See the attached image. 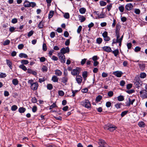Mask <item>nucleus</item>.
I'll return each instance as SVG.
<instances>
[{"label": "nucleus", "instance_id": "1", "mask_svg": "<svg viewBox=\"0 0 147 147\" xmlns=\"http://www.w3.org/2000/svg\"><path fill=\"white\" fill-rule=\"evenodd\" d=\"M32 80H29L28 83L30 84L31 89L33 90H35L37 89L38 84L37 82H34Z\"/></svg>", "mask_w": 147, "mask_h": 147}, {"label": "nucleus", "instance_id": "2", "mask_svg": "<svg viewBox=\"0 0 147 147\" xmlns=\"http://www.w3.org/2000/svg\"><path fill=\"white\" fill-rule=\"evenodd\" d=\"M80 104L83 107L88 109L90 108L91 104L90 102L88 100H85L80 102Z\"/></svg>", "mask_w": 147, "mask_h": 147}, {"label": "nucleus", "instance_id": "3", "mask_svg": "<svg viewBox=\"0 0 147 147\" xmlns=\"http://www.w3.org/2000/svg\"><path fill=\"white\" fill-rule=\"evenodd\" d=\"M104 129L105 130H109L110 131H113L117 127L111 124H108L105 125L104 127Z\"/></svg>", "mask_w": 147, "mask_h": 147}, {"label": "nucleus", "instance_id": "4", "mask_svg": "<svg viewBox=\"0 0 147 147\" xmlns=\"http://www.w3.org/2000/svg\"><path fill=\"white\" fill-rule=\"evenodd\" d=\"M58 56L61 63H64L65 62V58L63 54L60 52L58 54Z\"/></svg>", "mask_w": 147, "mask_h": 147}, {"label": "nucleus", "instance_id": "5", "mask_svg": "<svg viewBox=\"0 0 147 147\" xmlns=\"http://www.w3.org/2000/svg\"><path fill=\"white\" fill-rule=\"evenodd\" d=\"M80 71V69L77 67L76 69H73L71 71V74L73 76H78Z\"/></svg>", "mask_w": 147, "mask_h": 147}, {"label": "nucleus", "instance_id": "6", "mask_svg": "<svg viewBox=\"0 0 147 147\" xmlns=\"http://www.w3.org/2000/svg\"><path fill=\"white\" fill-rule=\"evenodd\" d=\"M140 96L142 98H147V91L145 90L140 92Z\"/></svg>", "mask_w": 147, "mask_h": 147}, {"label": "nucleus", "instance_id": "7", "mask_svg": "<svg viewBox=\"0 0 147 147\" xmlns=\"http://www.w3.org/2000/svg\"><path fill=\"white\" fill-rule=\"evenodd\" d=\"M69 48L68 47L66 48L63 47L61 49L60 53L64 54H65L66 53H69Z\"/></svg>", "mask_w": 147, "mask_h": 147}, {"label": "nucleus", "instance_id": "8", "mask_svg": "<svg viewBox=\"0 0 147 147\" xmlns=\"http://www.w3.org/2000/svg\"><path fill=\"white\" fill-rule=\"evenodd\" d=\"M123 73L121 71H116L113 72V74L117 77H120Z\"/></svg>", "mask_w": 147, "mask_h": 147}, {"label": "nucleus", "instance_id": "9", "mask_svg": "<svg viewBox=\"0 0 147 147\" xmlns=\"http://www.w3.org/2000/svg\"><path fill=\"white\" fill-rule=\"evenodd\" d=\"M76 80L79 84H81L82 80V77L79 75L77 76L76 78Z\"/></svg>", "mask_w": 147, "mask_h": 147}, {"label": "nucleus", "instance_id": "10", "mask_svg": "<svg viewBox=\"0 0 147 147\" xmlns=\"http://www.w3.org/2000/svg\"><path fill=\"white\" fill-rule=\"evenodd\" d=\"M102 49L105 51L110 52L112 51L111 48L108 46H105L102 48Z\"/></svg>", "mask_w": 147, "mask_h": 147}, {"label": "nucleus", "instance_id": "11", "mask_svg": "<svg viewBox=\"0 0 147 147\" xmlns=\"http://www.w3.org/2000/svg\"><path fill=\"white\" fill-rule=\"evenodd\" d=\"M133 5L132 4L130 3L127 4L125 6V9L129 11L131 10L132 7Z\"/></svg>", "mask_w": 147, "mask_h": 147}, {"label": "nucleus", "instance_id": "12", "mask_svg": "<svg viewBox=\"0 0 147 147\" xmlns=\"http://www.w3.org/2000/svg\"><path fill=\"white\" fill-rule=\"evenodd\" d=\"M138 65L141 70L143 71L145 69V63H139Z\"/></svg>", "mask_w": 147, "mask_h": 147}, {"label": "nucleus", "instance_id": "13", "mask_svg": "<svg viewBox=\"0 0 147 147\" xmlns=\"http://www.w3.org/2000/svg\"><path fill=\"white\" fill-rule=\"evenodd\" d=\"M61 80L62 82L66 84V83L67 82L68 78L67 76H65L62 78L61 79Z\"/></svg>", "mask_w": 147, "mask_h": 147}, {"label": "nucleus", "instance_id": "14", "mask_svg": "<svg viewBox=\"0 0 147 147\" xmlns=\"http://www.w3.org/2000/svg\"><path fill=\"white\" fill-rule=\"evenodd\" d=\"M6 63L11 69H12V63L11 61L8 59L6 60Z\"/></svg>", "mask_w": 147, "mask_h": 147}, {"label": "nucleus", "instance_id": "15", "mask_svg": "<svg viewBox=\"0 0 147 147\" xmlns=\"http://www.w3.org/2000/svg\"><path fill=\"white\" fill-rule=\"evenodd\" d=\"M30 2L26 0L24 3V5L25 7H29Z\"/></svg>", "mask_w": 147, "mask_h": 147}, {"label": "nucleus", "instance_id": "16", "mask_svg": "<svg viewBox=\"0 0 147 147\" xmlns=\"http://www.w3.org/2000/svg\"><path fill=\"white\" fill-rule=\"evenodd\" d=\"M78 17L79 19V20L80 21V22H84L86 20V18L83 16L81 15H79L78 16Z\"/></svg>", "mask_w": 147, "mask_h": 147}, {"label": "nucleus", "instance_id": "17", "mask_svg": "<svg viewBox=\"0 0 147 147\" xmlns=\"http://www.w3.org/2000/svg\"><path fill=\"white\" fill-rule=\"evenodd\" d=\"M55 71V74L58 76H60L62 75V72L59 69H56Z\"/></svg>", "mask_w": 147, "mask_h": 147}, {"label": "nucleus", "instance_id": "18", "mask_svg": "<svg viewBox=\"0 0 147 147\" xmlns=\"http://www.w3.org/2000/svg\"><path fill=\"white\" fill-rule=\"evenodd\" d=\"M59 78H58L56 76L54 75L52 76L51 80L54 82H58Z\"/></svg>", "mask_w": 147, "mask_h": 147}, {"label": "nucleus", "instance_id": "19", "mask_svg": "<svg viewBox=\"0 0 147 147\" xmlns=\"http://www.w3.org/2000/svg\"><path fill=\"white\" fill-rule=\"evenodd\" d=\"M86 9L84 7H82L79 10L80 13L82 14H84L86 12Z\"/></svg>", "mask_w": 147, "mask_h": 147}, {"label": "nucleus", "instance_id": "20", "mask_svg": "<svg viewBox=\"0 0 147 147\" xmlns=\"http://www.w3.org/2000/svg\"><path fill=\"white\" fill-rule=\"evenodd\" d=\"M26 110V109L23 107H21L19 108L18 109V111L20 113H24Z\"/></svg>", "mask_w": 147, "mask_h": 147}, {"label": "nucleus", "instance_id": "21", "mask_svg": "<svg viewBox=\"0 0 147 147\" xmlns=\"http://www.w3.org/2000/svg\"><path fill=\"white\" fill-rule=\"evenodd\" d=\"M12 82L13 85L16 86L18 84L19 82L17 79H14L12 80Z\"/></svg>", "mask_w": 147, "mask_h": 147}, {"label": "nucleus", "instance_id": "22", "mask_svg": "<svg viewBox=\"0 0 147 147\" xmlns=\"http://www.w3.org/2000/svg\"><path fill=\"white\" fill-rule=\"evenodd\" d=\"M112 52L115 57H117L119 53V51L118 49H115L113 51H112Z\"/></svg>", "mask_w": 147, "mask_h": 147}, {"label": "nucleus", "instance_id": "23", "mask_svg": "<svg viewBox=\"0 0 147 147\" xmlns=\"http://www.w3.org/2000/svg\"><path fill=\"white\" fill-rule=\"evenodd\" d=\"M19 57L20 58H27L28 57V56L27 55L24 53H20L19 55Z\"/></svg>", "mask_w": 147, "mask_h": 147}, {"label": "nucleus", "instance_id": "24", "mask_svg": "<svg viewBox=\"0 0 147 147\" xmlns=\"http://www.w3.org/2000/svg\"><path fill=\"white\" fill-rule=\"evenodd\" d=\"M19 67L20 69H22L24 71H26L27 69L26 67L23 65H21L19 66Z\"/></svg>", "mask_w": 147, "mask_h": 147}, {"label": "nucleus", "instance_id": "25", "mask_svg": "<svg viewBox=\"0 0 147 147\" xmlns=\"http://www.w3.org/2000/svg\"><path fill=\"white\" fill-rule=\"evenodd\" d=\"M38 27L40 29L43 28V22L42 21H41L39 22L38 24Z\"/></svg>", "mask_w": 147, "mask_h": 147}, {"label": "nucleus", "instance_id": "26", "mask_svg": "<svg viewBox=\"0 0 147 147\" xmlns=\"http://www.w3.org/2000/svg\"><path fill=\"white\" fill-rule=\"evenodd\" d=\"M121 28L119 24H117L116 26L115 33H119V31Z\"/></svg>", "mask_w": 147, "mask_h": 147}, {"label": "nucleus", "instance_id": "27", "mask_svg": "<svg viewBox=\"0 0 147 147\" xmlns=\"http://www.w3.org/2000/svg\"><path fill=\"white\" fill-rule=\"evenodd\" d=\"M124 98L123 96L120 95L117 97L118 100L119 101H121L124 100Z\"/></svg>", "mask_w": 147, "mask_h": 147}, {"label": "nucleus", "instance_id": "28", "mask_svg": "<svg viewBox=\"0 0 147 147\" xmlns=\"http://www.w3.org/2000/svg\"><path fill=\"white\" fill-rule=\"evenodd\" d=\"M146 74L144 72L141 73L140 74V76L141 78H144L146 77Z\"/></svg>", "mask_w": 147, "mask_h": 147}, {"label": "nucleus", "instance_id": "29", "mask_svg": "<svg viewBox=\"0 0 147 147\" xmlns=\"http://www.w3.org/2000/svg\"><path fill=\"white\" fill-rule=\"evenodd\" d=\"M42 71L43 72H47L48 70L47 67L43 65L42 66V67L41 69Z\"/></svg>", "mask_w": 147, "mask_h": 147}, {"label": "nucleus", "instance_id": "30", "mask_svg": "<svg viewBox=\"0 0 147 147\" xmlns=\"http://www.w3.org/2000/svg\"><path fill=\"white\" fill-rule=\"evenodd\" d=\"M102 99V96L100 95L97 96L96 98V101L97 102H99Z\"/></svg>", "mask_w": 147, "mask_h": 147}, {"label": "nucleus", "instance_id": "31", "mask_svg": "<svg viewBox=\"0 0 147 147\" xmlns=\"http://www.w3.org/2000/svg\"><path fill=\"white\" fill-rule=\"evenodd\" d=\"M122 104L121 103H118L116 104L115 105V107L117 109L120 108Z\"/></svg>", "mask_w": 147, "mask_h": 147}, {"label": "nucleus", "instance_id": "32", "mask_svg": "<svg viewBox=\"0 0 147 147\" xmlns=\"http://www.w3.org/2000/svg\"><path fill=\"white\" fill-rule=\"evenodd\" d=\"M54 12L53 11H50L49 14L48 18L50 19L51 18L53 15Z\"/></svg>", "mask_w": 147, "mask_h": 147}, {"label": "nucleus", "instance_id": "33", "mask_svg": "<svg viewBox=\"0 0 147 147\" xmlns=\"http://www.w3.org/2000/svg\"><path fill=\"white\" fill-rule=\"evenodd\" d=\"M82 76L84 79H86L87 76V72L86 71H84L83 72Z\"/></svg>", "mask_w": 147, "mask_h": 147}, {"label": "nucleus", "instance_id": "34", "mask_svg": "<svg viewBox=\"0 0 147 147\" xmlns=\"http://www.w3.org/2000/svg\"><path fill=\"white\" fill-rule=\"evenodd\" d=\"M98 17L99 18H104L105 17V15L103 13V12L102 11L100 14H98Z\"/></svg>", "mask_w": 147, "mask_h": 147}, {"label": "nucleus", "instance_id": "35", "mask_svg": "<svg viewBox=\"0 0 147 147\" xmlns=\"http://www.w3.org/2000/svg\"><path fill=\"white\" fill-rule=\"evenodd\" d=\"M22 65H26L29 63L28 61L27 60H23L21 61Z\"/></svg>", "mask_w": 147, "mask_h": 147}, {"label": "nucleus", "instance_id": "36", "mask_svg": "<svg viewBox=\"0 0 147 147\" xmlns=\"http://www.w3.org/2000/svg\"><path fill=\"white\" fill-rule=\"evenodd\" d=\"M102 39L100 38H97L96 40V43L99 44H100L102 42Z\"/></svg>", "mask_w": 147, "mask_h": 147}, {"label": "nucleus", "instance_id": "37", "mask_svg": "<svg viewBox=\"0 0 147 147\" xmlns=\"http://www.w3.org/2000/svg\"><path fill=\"white\" fill-rule=\"evenodd\" d=\"M138 125L140 127H144L145 126V124L143 122L141 121L138 123Z\"/></svg>", "mask_w": 147, "mask_h": 147}, {"label": "nucleus", "instance_id": "38", "mask_svg": "<svg viewBox=\"0 0 147 147\" xmlns=\"http://www.w3.org/2000/svg\"><path fill=\"white\" fill-rule=\"evenodd\" d=\"M36 6V4L34 2H30V7H32L33 8Z\"/></svg>", "mask_w": 147, "mask_h": 147}, {"label": "nucleus", "instance_id": "39", "mask_svg": "<svg viewBox=\"0 0 147 147\" xmlns=\"http://www.w3.org/2000/svg\"><path fill=\"white\" fill-rule=\"evenodd\" d=\"M47 88L48 89L51 90L53 88V85L50 84H48L47 85Z\"/></svg>", "mask_w": 147, "mask_h": 147}, {"label": "nucleus", "instance_id": "40", "mask_svg": "<svg viewBox=\"0 0 147 147\" xmlns=\"http://www.w3.org/2000/svg\"><path fill=\"white\" fill-rule=\"evenodd\" d=\"M10 42V41L9 40H6L3 42V45L4 46L7 45L9 44Z\"/></svg>", "mask_w": 147, "mask_h": 147}, {"label": "nucleus", "instance_id": "41", "mask_svg": "<svg viewBox=\"0 0 147 147\" xmlns=\"http://www.w3.org/2000/svg\"><path fill=\"white\" fill-rule=\"evenodd\" d=\"M119 9L120 11L122 13L124 11V7L123 6L121 5V6L119 7Z\"/></svg>", "mask_w": 147, "mask_h": 147}, {"label": "nucleus", "instance_id": "42", "mask_svg": "<svg viewBox=\"0 0 147 147\" xmlns=\"http://www.w3.org/2000/svg\"><path fill=\"white\" fill-rule=\"evenodd\" d=\"M128 112V111H124L123 112H122L121 114V117H123L125 115L127 114Z\"/></svg>", "mask_w": 147, "mask_h": 147}, {"label": "nucleus", "instance_id": "43", "mask_svg": "<svg viewBox=\"0 0 147 147\" xmlns=\"http://www.w3.org/2000/svg\"><path fill=\"white\" fill-rule=\"evenodd\" d=\"M112 7V4L111 3L109 5H108L107 6V8L108 11H109Z\"/></svg>", "mask_w": 147, "mask_h": 147}, {"label": "nucleus", "instance_id": "44", "mask_svg": "<svg viewBox=\"0 0 147 147\" xmlns=\"http://www.w3.org/2000/svg\"><path fill=\"white\" fill-rule=\"evenodd\" d=\"M18 108V107L16 105H13L11 107V110L12 111H16Z\"/></svg>", "mask_w": 147, "mask_h": 147}, {"label": "nucleus", "instance_id": "45", "mask_svg": "<svg viewBox=\"0 0 147 147\" xmlns=\"http://www.w3.org/2000/svg\"><path fill=\"white\" fill-rule=\"evenodd\" d=\"M64 17L66 19H68L69 18V14L68 13H65L64 15Z\"/></svg>", "mask_w": 147, "mask_h": 147}, {"label": "nucleus", "instance_id": "46", "mask_svg": "<svg viewBox=\"0 0 147 147\" xmlns=\"http://www.w3.org/2000/svg\"><path fill=\"white\" fill-rule=\"evenodd\" d=\"M100 3L101 6H105L107 4V3L103 1H100Z\"/></svg>", "mask_w": 147, "mask_h": 147}, {"label": "nucleus", "instance_id": "47", "mask_svg": "<svg viewBox=\"0 0 147 147\" xmlns=\"http://www.w3.org/2000/svg\"><path fill=\"white\" fill-rule=\"evenodd\" d=\"M108 95L110 97H112L113 94V92L112 91H109L108 93Z\"/></svg>", "mask_w": 147, "mask_h": 147}, {"label": "nucleus", "instance_id": "48", "mask_svg": "<svg viewBox=\"0 0 147 147\" xmlns=\"http://www.w3.org/2000/svg\"><path fill=\"white\" fill-rule=\"evenodd\" d=\"M126 92L127 93L129 94H130L132 93H134V90L133 89H131L130 90H126Z\"/></svg>", "mask_w": 147, "mask_h": 147}, {"label": "nucleus", "instance_id": "49", "mask_svg": "<svg viewBox=\"0 0 147 147\" xmlns=\"http://www.w3.org/2000/svg\"><path fill=\"white\" fill-rule=\"evenodd\" d=\"M71 91H72V93L73 94L72 96L73 97H74L75 96L76 94L77 93L78 91V90H71Z\"/></svg>", "mask_w": 147, "mask_h": 147}, {"label": "nucleus", "instance_id": "50", "mask_svg": "<svg viewBox=\"0 0 147 147\" xmlns=\"http://www.w3.org/2000/svg\"><path fill=\"white\" fill-rule=\"evenodd\" d=\"M98 143L100 145H103L105 144V142L104 140H99Z\"/></svg>", "mask_w": 147, "mask_h": 147}, {"label": "nucleus", "instance_id": "51", "mask_svg": "<svg viewBox=\"0 0 147 147\" xmlns=\"http://www.w3.org/2000/svg\"><path fill=\"white\" fill-rule=\"evenodd\" d=\"M111 103L109 101L107 102L106 104V106L108 108L110 107L111 106Z\"/></svg>", "mask_w": 147, "mask_h": 147}, {"label": "nucleus", "instance_id": "52", "mask_svg": "<svg viewBox=\"0 0 147 147\" xmlns=\"http://www.w3.org/2000/svg\"><path fill=\"white\" fill-rule=\"evenodd\" d=\"M102 36L103 37V38H104L107 37L108 36V33L107 31H105L102 34Z\"/></svg>", "mask_w": 147, "mask_h": 147}, {"label": "nucleus", "instance_id": "53", "mask_svg": "<svg viewBox=\"0 0 147 147\" xmlns=\"http://www.w3.org/2000/svg\"><path fill=\"white\" fill-rule=\"evenodd\" d=\"M58 94L60 96H63L64 94V92L62 90L59 91Z\"/></svg>", "mask_w": 147, "mask_h": 147}, {"label": "nucleus", "instance_id": "54", "mask_svg": "<svg viewBox=\"0 0 147 147\" xmlns=\"http://www.w3.org/2000/svg\"><path fill=\"white\" fill-rule=\"evenodd\" d=\"M87 60V59L84 58L81 61V64L82 65H84L85 63H86Z\"/></svg>", "mask_w": 147, "mask_h": 147}, {"label": "nucleus", "instance_id": "55", "mask_svg": "<svg viewBox=\"0 0 147 147\" xmlns=\"http://www.w3.org/2000/svg\"><path fill=\"white\" fill-rule=\"evenodd\" d=\"M33 33L34 31H33V30H31L28 33V37H30L32 36L33 35Z\"/></svg>", "mask_w": 147, "mask_h": 147}, {"label": "nucleus", "instance_id": "56", "mask_svg": "<svg viewBox=\"0 0 147 147\" xmlns=\"http://www.w3.org/2000/svg\"><path fill=\"white\" fill-rule=\"evenodd\" d=\"M42 49L44 51H46L47 50V46L45 43H43V44Z\"/></svg>", "mask_w": 147, "mask_h": 147}, {"label": "nucleus", "instance_id": "57", "mask_svg": "<svg viewBox=\"0 0 147 147\" xmlns=\"http://www.w3.org/2000/svg\"><path fill=\"white\" fill-rule=\"evenodd\" d=\"M24 47V45L23 44H20L18 46V48L19 49H22Z\"/></svg>", "mask_w": 147, "mask_h": 147}, {"label": "nucleus", "instance_id": "58", "mask_svg": "<svg viewBox=\"0 0 147 147\" xmlns=\"http://www.w3.org/2000/svg\"><path fill=\"white\" fill-rule=\"evenodd\" d=\"M82 29V26H79L78 27L77 30V32L78 33H80Z\"/></svg>", "mask_w": 147, "mask_h": 147}, {"label": "nucleus", "instance_id": "59", "mask_svg": "<svg viewBox=\"0 0 147 147\" xmlns=\"http://www.w3.org/2000/svg\"><path fill=\"white\" fill-rule=\"evenodd\" d=\"M104 38V40L105 41H109L110 40V38L108 36L107 37Z\"/></svg>", "mask_w": 147, "mask_h": 147}, {"label": "nucleus", "instance_id": "60", "mask_svg": "<svg viewBox=\"0 0 147 147\" xmlns=\"http://www.w3.org/2000/svg\"><path fill=\"white\" fill-rule=\"evenodd\" d=\"M46 58L44 57H42L40 59V61L41 62H44L46 60Z\"/></svg>", "mask_w": 147, "mask_h": 147}, {"label": "nucleus", "instance_id": "61", "mask_svg": "<svg viewBox=\"0 0 147 147\" xmlns=\"http://www.w3.org/2000/svg\"><path fill=\"white\" fill-rule=\"evenodd\" d=\"M125 84V82L124 80H122L120 82V85L122 86H124Z\"/></svg>", "mask_w": 147, "mask_h": 147}, {"label": "nucleus", "instance_id": "62", "mask_svg": "<svg viewBox=\"0 0 147 147\" xmlns=\"http://www.w3.org/2000/svg\"><path fill=\"white\" fill-rule=\"evenodd\" d=\"M37 110V107L36 106H33L32 109V111L34 113Z\"/></svg>", "mask_w": 147, "mask_h": 147}, {"label": "nucleus", "instance_id": "63", "mask_svg": "<svg viewBox=\"0 0 147 147\" xmlns=\"http://www.w3.org/2000/svg\"><path fill=\"white\" fill-rule=\"evenodd\" d=\"M132 87V84H128L127 85L126 88H127L128 89H129L131 88Z\"/></svg>", "mask_w": 147, "mask_h": 147}, {"label": "nucleus", "instance_id": "64", "mask_svg": "<svg viewBox=\"0 0 147 147\" xmlns=\"http://www.w3.org/2000/svg\"><path fill=\"white\" fill-rule=\"evenodd\" d=\"M6 76V75L5 74L3 73H1L0 74V78H3L5 77Z\"/></svg>", "mask_w": 147, "mask_h": 147}]
</instances>
